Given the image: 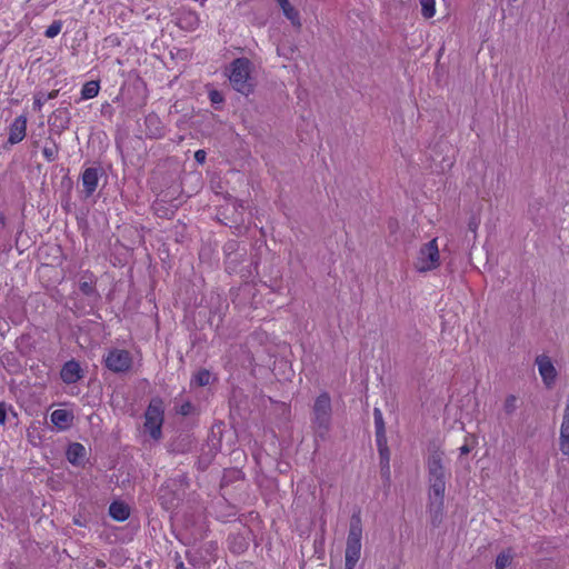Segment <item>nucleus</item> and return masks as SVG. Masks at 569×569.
<instances>
[{"label": "nucleus", "mask_w": 569, "mask_h": 569, "mask_svg": "<svg viewBox=\"0 0 569 569\" xmlns=\"http://www.w3.org/2000/svg\"><path fill=\"white\" fill-rule=\"evenodd\" d=\"M428 470V500L429 507L436 516L442 513L446 481L449 476L443 465V453L435 451L427 459Z\"/></svg>", "instance_id": "obj_1"}, {"label": "nucleus", "mask_w": 569, "mask_h": 569, "mask_svg": "<svg viewBox=\"0 0 569 569\" xmlns=\"http://www.w3.org/2000/svg\"><path fill=\"white\" fill-rule=\"evenodd\" d=\"M441 263L442 257L436 237L420 244L412 261L413 269L418 273L432 272L439 269Z\"/></svg>", "instance_id": "obj_2"}, {"label": "nucleus", "mask_w": 569, "mask_h": 569, "mask_svg": "<svg viewBox=\"0 0 569 569\" xmlns=\"http://www.w3.org/2000/svg\"><path fill=\"white\" fill-rule=\"evenodd\" d=\"M362 523L359 516H353L347 536L345 569H355L361 557Z\"/></svg>", "instance_id": "obj_3"}, {"label": "nucleus", "mask_w": 569, "mask_h": 569, "mask_svg": "<svg viewBox=\"0 0 569 569\" xmlns=\"http://www.w3.org/2000/svg\"><path fill=\"white\" fill-rule=\"evenodd\" d=\"M163 418V402L158 398L152 399L144 413L143 433L154 441L160 440L162 437Z\"/></svg>", "instance_id": "obj_4"}, {"label": "nucleus", "mask_w": 569, "mask_h": 569, "mask_svg": "<svg viewBox=\"0 0 569 569\" xmlns=\"http://www.w3.org/2000/svg\"><path fill=\"white\" fill-rule=\"evenodd\" d=\"M231 86L238 92L248 94L252 90L250 77V61L246 58H239L231 62L228 73Z\"/></svg>", "instance_id": "obj_5"}, {"label": "nucleus", "mask_w": 569, "mask_h": 569, "mask_svg": "<svg viewBox=\"0 0 569 569\" xmlns=\"http://www.w3.org/2000/svg\"><path fill=\"white\" fill-rule=\"evenodd\" d=\"M103 362L113 372H126L132 367L133 359L128 350L113 348L107 352Z\"/></svg>", "instance_id": "obj_6"}, {"label": "nucleus", "mask_w": 569, "mask_h": 569, "mask_svg": "<svg viewBox=\"0 0 569 569\" xmlns=\"http://www.w3.org/2000/svg\"><path fill=\"white\" fill-rule=\"evenodd\" d=\"M330 399L327 393H321L315 405V423L320 436L327 431L330 420Z\"/></svg>", "instance_id": "obj_7"}, {"label": "nucleus", "mask_w": 569, "mask_h": 569, "mask_svg": "<svg viewBox=\"0 0 569 569\" xmlns=\"http://www.w3.org/2000/svg\"><path fill=\"white\" fill-rule=\"evenodd\" d=\"M373 418H375V427H376L377 446H378L381 458L386 459L388 461L389 452H388V448H387L385 422H383L382 412L379 408H375Z\"/></svg>", "instance_id": "obj_8"}, {"label": "nucleus", "mask_w": 569, "mask_h": 569, "mask_svg": "<svg viewBox=\"0 0 569 569\" xmlns=\"http://www.w3.org/2000/svg\"><path fill=\"white\" fill-rule=\"evenodd\" d=\"M536 365L538 367L539 375L543 380L545 385L549 388L557 378V370L550 359L546 355H540L536 358Z\"/></svg>", "instance_id": "obj_9"}, {"label": "nucleus", "mask_w": 569, "mask_h": 569, "mask_svg": "<svg viewBox=\"0 0 569 569\" xmlns=\"http://www.w3.org/2000/svg\"><path fill=\"white\" fill-rule=\"evenodd\" d=\"M27 132V117L19 116L17 117L9 127V137L8 141L11 144L19 143L26 137Z\"/></svg>", "instance_id": "obj_10"}, {"label": "nucleus", "mask_w": 569, "mask_h": 569, "mask_svg": "<svg viewBox=\"0 0 569 569\" xmlns=\"http://www.w3.org/2000/svg\"><path fill=\"white\" fill-rule=\"evenodd\" d=\"M559 449L562 455L569 457V399L560 426Z\"/></svg>", "instance_id": "obj_11"}, {"label": "nucleus", "mask_w": 569, "mask_h": 569, "mask_svg": "<svg viewBox=\"0 0 569 569\" xmlns=\"http://www.w3.org/2000/svg\"><path fill=\"white\" fill-rule=\"evenodd\" d=\"M81 367L77 361H68L61 369V379L67 383H73L81 378Z\"/></svg>", "instance_id": "obj_12"}, {"label": "nucleus", "mask_w": 569, "mask_h": 569, "mask_svg": "<svg viewBox=\"0 0 569 569\" xmlns=\"http://www.w3.org/2000/svg\"><path fill=\"white\" fill-rule=\"evenodd\" d=\"M99 182V171L96 168H88L82 173V186L87 196H91Z\"/></svg>", "instance_id": "obj_13"}, {"label": "nucleus", "mask_w": 569, "mask_h": 569, "mask_svg": "<svg viewBox=\"0 0 569 569\" xmlns=\"http://www.w3.org/2000/svg\"><path fill=\"white\" fill-rule=\"evenodd\" d=\"M72 418V413L64 409H57L51 413V422L60 430L67 429Z\"/></svg>", "instance_id": "obj_14"}, {"label": "nucleus", "mask_w": 569, "mask_h": 569, "mask_svg": "<svg viewBox=\"0 0 569 569\" xmlns=\"http://www.w3.org/2000/svg\"><path fill=\"white\" fill-rule=\"evenodd\" d=\"M109 513L114 520L124 521L130 516V509L126 503L114 501L109 508Z\"/></svg>", "instance_id": "obj_15"}, {"label": "nucleus", "mask_w": 569, "mask_h": 569, "mask_svg": "<svg viewBox=\"0 0 569 569\" xmlns=\"http://www.w3.org/2000/svg\"><path fill=\"white\" fill-rule=\"evenodd\" d=\"M284 17L291 22L292 26L300 28L301 27V20L299 11L291 6L289 0L286 1V3H282L280 6Z\"/></svg>", "instance_id": "obj_16"}, {"label": "nucleus", "mask_w": 569, "mask_h": 569, "mask_svg": "<svg viewBox=\"0 0 569 569\" xmlns=\"http://www.w3.org/2000/svg\"><path fill=\"white\" fill-rule=\"evenodd\" d=\"M213 381V375L206 369L196 372L191 379V387H207Z\"/></svg>", "instance_id": "obj_17"}, {"label": "nucleus", "mask_w": 569, "mask_h": 569, "mask_svg": "<svg viewBox=\"0 0 569 569\" xmlns=\"http://www.w3.org/2000/svg\"><path fill=\"white\" fill-rule=\"evenodd\" d=\"M86 453V449L80 443H72L67 450V458L72 465L79 463Z\"/></svg>", "instance_id": "obj_18"}, {"label": "nucleus", "mask_w": 569, "mask_h": 569, "mask_svg": "<svg viewBox=\"0 0 569 569\" xmlns=\"http://www.w3.org/2000/svg\"><path fill=\"white\" fill-rule=\"evenodd\" d=\"M100 90L99 82L97 81H88L83 84L81 89V98L83 100H89L98 96Z\"/></svg>", "instance_id": "obj_19"}, {"label": "nucleus", "mask_w": 569, "mask_h": 569, "mask_svg": "<svg viewBox=\"0 0 569 569\" xmlns=\"http://www.w3.org/2000/svg\"><path fill=\"white\" fill-rule=\"evenodd\" d=\"M421 13L426 19H430L436 14V0H419Z\"/></svg>", "instance_id": "obj_20"}, {"label": "nucleus", "mask_w": 569, "mask_h": 569, "mask_svg": "<svg viewBox=\"0 0 569 569\" xmlns=\"http://www.w3.org/2000/svg\"><path fill=\"white\" fill-rule=\"evenodd\" d=\"M512 555L509 551H502L496 559V569H506L511 565Z\"/></svg>", "instance_id": "obj_21"}, {"label": "nucleus", "mask_w": 569, "mask_h": 569, "mask_svg": "<svg viewBox=\"0 0 569 569\" xmlns=\"http://www.w3.org/2000/svg\"><path fill=\"white\" fill-rule=\"evenodd\" d=\"M62 29V22L61 21H53L46 30V37L48 38H54L57 37Z\"/></svg>", "instance_id": "obj_22"}, {"label": "nucleus", "mask_w": 569, "mask_h": 569, "mask_svg": "<svg viewBox=\"0 0 569 569\" xmlns=\"http://www.w3.org/2000/svg\"><path fill=\"white\" fill-rule=\"evenodd\" d=\"M209 99L213 104H220L223 102V96L217 90L210 91Z\"/></svg>", "instance_id": "obj_23"}, {"label": "nucleus", "mask_w": 569, "mask_h": 569, "mask_svg": "<svg viewBox=\"0 0 569 569\" xmlns=\"http://www.w3.org/2000/svg\"><path fill=\"white\" fill-rule=\"evenodd\" d=\"M193 410L194 409H193L192 405L189 402H186L180 406L179 413H181L182 416H188V415L192 413Z\"/></svg>", "instance_id": "obj_24"}, {"label": "nucleus", "mask_w": 569, "mask_h": 569, "mask_svg": "<svg viewBox=\"0 0 569 569\" xmlns=\"http://www.w3.org/2000/svg\"><path fill=\"white\" fill-rule=\"evenodd\" d=\"M80 290L84 293V295H91L93 292V287H92V283L91 282H87V281H83L80 283Z\"/></svg>", "instance_id": "obj_25"}, {"label": "nucleus", "mask_w": 569, "mask_h": 569, "mask_svg": "<svg viewBox=\"0 0 569 569\" xmlns=\"http://www.w3.org/2000/svg\"><path fill=\"white\" fill-rule=\"evenodd\" d=\"M207 158V153L204 150L200 149L194 152V159L199 164L204 163Z\"/></svg>", "instance_id": "obj_26"}, {"label": "nucleus", "mask_w": 569, "mask_h": 569, "mask_svg": "<svg viewBox=\"0 0 569 569\" xmlns=\"http://www.w3.org/2000/svg\"><path fill=\"white\" fill-rule=\"evenodd\" d=\"M8 409L9 408L3 402L0 403V425H4V422L7 420Z\"/></svg>", "instance_id": "obj_27"}, {"label": "nucleus", "mask_w": 569, "mask_h": 569, "mask_svg": "<svg viewBox=\"0 0 569 569\" xmlns=\"http://www.w3.org/2000/svg\"><path fill=\"white\" fill-rule=\"evenodd\" d=\"M43 156L49 160L52 161L54 159L56 152L51 148H44L43 149Z\"/></svg>", "instance_id": "obj_28"}, {"label": "nucleus", "mask_w": 569, "mask_h": 569, "mask_svg": "<svg viewBox=\"0 0 569 569\" xmlns=\"http://www.w3.org/2000/svg\"><path fill=\"white\" fill-rule=\"evenodd\" d=\"M460 455H467L471 451V446L466 441L460 448H459Z\"/></svg>", "instance_id": "obj_29"}, {"label": "nucleus", "mask_w": 569, "mask_h": 569, "mask_svg": "<svg viewBox=\"0 0 569 569\" xmlns=\"http://www.w3.org/2000/svg\"><path fill=\"white\" fill-rule=\"evenodd\" d=\"M41 107H42V102H41V100H40V99L34 100V108H36V109H38V110H40V109H41Z\"/></svg>", "instance_id": "obj_30"}, {"label": "nucleus", "mask_w": 569, "mask_h": 569, "mask_svg": "<svg viewBox=\"0 0 569 569\" xmlns=\"http://www.w3.org/2000/svg\"><path fill=\"white\" fill-rule=\"evenodd\" d=\"M274 1H276V2L279 4V7H280L282 3H286V1H287V0H274Z\"/></svg>", "instance_id": "obj_31"}]
</instances>
